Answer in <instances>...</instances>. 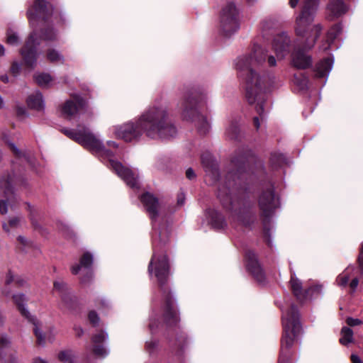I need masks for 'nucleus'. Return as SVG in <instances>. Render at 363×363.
<instances>
[{
  "label": "nucleus",
  "instance_id": "nucleus-55",
  "mask_svg": "<svg viewBox=\"0 0 363 363\" xmlns=\"http://www.w3.org/2000/svg\"><path fill=\"white\" fill-rule=\"evenodd\" d=\"M16 113L19 116H23L26 113V110L23 107H18L16 109Z\"/></svg>",
  "mask_w": 363,
  "mask_h": 363
},
{
  "label": "nucleus",
  "instance_id": "nucleus-30",
  "mask_svg": "<svg viewBox=\"0 0 363 363\" xmlns=\"http://www.w3.org/2000/svg\"><path fill=\"white\" fill-rule=\"evenodd\" d=\"M341 337L340 342L343 345H347L348 343L353 341V331L348 327H343L341 330Z\"/></svg>",
  "mask_w": 363,
  "mask_h": 363
},
{
  "label": "nucleus",
  "instance_id": "nucleus-40",
  "mask_svg": "<svg viewBox=\"0 0 363 363\" xmlns=\"http://www.w3.org/2000/svg\"><path fill=\"white\" fill-rule=\"evenodd\" d=\"M88 317H89V320L90 323L93 325H97V323H99V318L98 317V315L96 313V312L91 311L89 313V316Z\"/></svg>",
  "mask_w": 363,
  "mask_h": 363
},
{
  "label": "nucleus",
  "instance_id": "nucleus-49",
  "mask_svg": "<svg viewBox=\"0 0 363 363\" xmlns=\"http://www.w3.org/2000/svg\"><path fill=\"white\" fill-rule=\"evenodd\" d=\"M74 330L75 331L76 336L80 337L84 334V330L81 327L74 326Z\"/></svg>",
  "mask_w": 363,
  "mask_h": 363
},
{
  "label": "nucleus",
  "instance_id": "nucleus-13",
  "mask_svg": "<svg viewBox=\"0 0 363 363\" xmlns=\"http://www.w3.org/2000/svg\"><path fill=\"white\" fill-rule=\"evenodd\" d=\"M85 105L84 100L79 96H73L62 106V116L67 119L75 117Z\"/></svg>",
  "mask_w": 363,
  "mask_h": 363
},
{
  "label": "nucleus",
  "instance_id": "nucleus-61",
  "mask_svg": "<svg viewBox=\"0 0 363 363\" xmlns=\"http://www.w3.org/2000/svg\"><path fill=\"white\" fill-rule=\"evenodd\" d=\"M159 238H160V242L162 243H165L167 242L166 238L162 236L161 231L159 232Z\"/></svg>",
  "mask_w": 363,
  "mask_h": 363
},
{
  "label": "nucleus",
  "instance_id": "nucleus-56",
  "mask_svg": "<svg viewBox=\"0 0 363 363\" xmlns=\"http://www.w3.org/2000/svg\"><path fill=\"white\" fill-rule=\"evenodd\" d=\"M299 2V0H289V4L291 8H295Z\"/></svg>",
  "mask_w": 363,
  "mask_h": 363
},
{
  "label": "nucleus",
  "instance_id": "nucleus-39",
  "mask_svg": "<svg viewBox=\"0 0 363 363\" xmlns=\"http://www.w3.org/2000/svg\"><path fill=\"white\" fill-rule=\"evenodd\" d=\"M345 321H346V323L350 327L359 325L362 323V321L361 320H359L358 318H353L352 317L347 318Z\"/></svg>",
  "mask_w": 363,
  "mask_h": 363
},
{
  "label": "nucleus",
  "instance_id": "nucleus-37",
  "mask_svg": "<svg viewBox=\"0 0 363 363\" xmlns=\"http://www.w3.org/2000/svg\"><path fill=\"white\" fill-rule=\"evenodd\" d=\"M21 70V65L19 62H18L17 61H13L11 63V66L10 68V72L11 73V74L13 75L14 77H16L20 74Z\"/></svg>",
  "mask_w": 363,
  "mask_h": 363
},
{
  "label": "nucleus",
  "instance_id": "nucleus-43",
  "mask_svg": "<svg viewBox=\"0 0 363 363\" xmlns=\"http://www.w3.org/2000/svg\"><path fill=\"white\" fill-rule=\"evenodd\" d=\"M10 344L9 338L6 335H2L0 338V345L1 347H6Z\"/></svg>",
  "mask_w": 363,
  "mask_h": 363
},
{
  "label": "nucleus",
  "instance_id": "nucleus-44",
  "mask_svg": "<svg viewBox=\"0 0 363 363\" xmlns=\"http://www.w3.org/2000/svg\"><path fill=\"white\" fill-rule=\"evenodd\" d=\"M14 281L13 274L11 271L9 270L6 276L5 285L8 286Z\"/></svg>",
  "mask_w": 363,
  "mask_h": 363
},
{
  "label": "nucleus",
  "instance_id": "nucleus-63",
  "mask_svg": "<svg viewBox=\"0 0 363 363\" xmlns=\"http://www.w3.org/2000/svg\"><path fill=\"white\" fill-rule=\"evenodd\" d=\"M306 85H307V80L306 79H304L303 80V82L301 83L300 86H301V89H303L306 86Z\"/></svg>",
  "mask_w": 363,
  "mask_h": 363
},
{
  "label": "nucleus",
  "instance_id": "nucleus-12",
  "mask_svg": "<svg viewBox=\"0 0 363 363\" xmlns=\"http://www.w3.org/2000/svg\"><path fill=\"white\" fill-rule=\"evenodd\" d=\"M258 205L261 215L264 219H269L278 207V199L274 196V187L272 184L268 185L260 194Z\"/></svg>",
  "mask_w": 363,
  "mask_h": 363
},
{
  "label": "nucleus",
  "instance_id": "nucleus-62",
  "mask_svg": "<svg viewBox=\"0 0 363 363\" xmlns=\"http://www.w3.org/2000/svg\"><path fill=\"white\" fill-rule=\"evenodd\" d=\"M5 54V48L3 45L0 44V57Z\"/></svg>",
  "mask_w": 363,
  "mask_h": 363
},
{
  "label": "nucleus",
  "instance_id": "nucleus-1",
  "mask_svg": "<svg viewBox=\"0 0 363 363\" xmlns=\"http://www.w3.org/2000/svg\"><path fill=\"white\" fill-rule=\"evenodd\" d=\"M272 45L276 57L263 48L255 45L249 54L239 57L235 65L240 77L245 81L246 99L249 104L255 106L259 114L253 118L257 130L264 120V111L267 108L266 91L272 82L267 69L276 67L277 62L289 53L291 40L286 33H281L274 36Z\"/></svg>",
  "mask_w": 363,
  "mask_h": 363
},
{
  "label": "nucleus",
  "instance_id": "nucleus-17",
  "mask_svg": "<svg viewBox=\"0 0 363 363\" xmlns=\"http://www.w3.org/2000/svg\"><path fill=\"white\" fill-rule=\"evenodd\" d=\"M201 162L206 169V175L212 180V183L218 181L220 177L219 171L216 163L211 158V156L210 155H203Z\"/></svg>",
  "mask_w": 363,
  "mask_h": 363
},
{
  "label": "nucleus",
  "instance_id": "nucleus-7",
  "mask_svg": "<svg viewBox=\"0 0 363 363\" xmlns=\"http://www.w3.org/2000/svg\"><path fill=\"white\" fill-rule=\"evenodd\" d=\"M318 0H303L301 13L296 19L297 35L305 38L304 49H311L318 38L321 27L311 25L317 11Z\"/></svg>",
  "mask_w": 363,
  "mask_h": 363
},
{
  "label": "nucleus",
  "instance_id": "nucleus-3",
  "mask_svg": "<svg viewBox=\"0 0 363 363\" xmlns=\"http://www.w3.org/2000/svg\"><path fill=\"white\" fill-rule=\"evenodd\" d=\"M53 7L45 0H35L33 6L27 11V16L33 31L20 50L26 67L33 69L38 57V46L40 40L55 41L57 35L50 26Z\"/></svg>",
  "mask_w": 363,
  "mask_h": 363
},
{
  "label": "nucleus",
  "instance_id": "nucleus-18",
  "mask_svg": "<svg viewBox=\"0 0 363 363\" xmlns=\"http://www.w3.org/2000/svg\"><path fill=\"white\" fill-rule=\"evenodd\" d=\"M294 52L292 54V64L298 69H306L311 66V59L304 51L294 45Z\"/></svg>",
  "mask_w": 363,
  "mask_h": 363
},
{
  "label": "nucleus",
  "instance_id": "nucleus-38",
  "mask_svg": "<svg viewBox=\"0 0 363 363\" xmlns=\"http://www.w3.org/2000/svg\"><path fill=\"white\" fill-rule=\"evenodd\" d=\"M9 198L0 200V213L5 215L8 213Z\"/></svg>",
  "mask_w": 363,
  "mask_h": 363
},
{
  "label": "nucleus",
  "instance_id": "nucleus-57",
  "mask_svg": "<svg viewBox=\"0 0 363 363\" xmlns=\"http://www.w3.org/2000/svg\"><path fill=\"white\" fill-rule=\"evenodd\" d=\"M33 363H48L45 360L40 358L35 357L33 359Z\"/></svg>",
  "mask_w": 363,
  "mask_h": 363
},
{
  "label": "nucleus",
  "instance_id": "nucleus-10",
  "mask_svg": "<svg viewBox=\"0 0 363 363\" xmlns=\"http://www.w3.org/2000/svg\"><path fill=\"white\" fill-rule=\"evenodd\" d=\"M12 298L21 315L33 323L34 326L33 332L37 338L38 344L44 345L47 340L50 342H52L54 340L55 335L50 334L47 336L44 334L41 330L42 324L35 318L30 315L28 311L25 308L24 303L27 301L25 295L23 294H14L12 296Z\"/></svg>",
  "mask_w": 363,
  "mask_h": 363
},
{
  "label": "nucleus",
  "instance_id": "nucleus-15",
  "mask_svg": "<svg viewBox=\"0 0 363 363\" xmlns=\"http://www.w3.org/2000/svg\"><path fill=\"white\" fill-rule=\"evenodd\" d=\"M141 201L151 219L152 220H155L159 215V209L160 208L157 199L150 193H145L141 196Z\"/></svg>",
  "mask_w": 363,
  "mask_h": 363
},
{
  "label": "nucleus",
  "instance_id": "nucleus-51",
  "mask_svg": "<svg viewBox=\"0 0 363 363\" xmlns=\"http://www.w3.org/2000/svg\"><path fill=\"white\" fill-rule=\"evenodd\" d=\"M18 241L21 242L23 246H28L29 244V242L23 236H18Z\"/></svg>",
  "mask_w": 363,
  "mask_h": 363
},
{
  "label": "nucleus",
  "instance_id": "nucleus-19",
  "mask_svg": "<svg viewBox=\"0 0 363 363\" xmlns=\"http://www.w3.org/2000/svg\"><path fill=\"white\" fill-rule=\"evenodd\" d=\"M107 338L108 334L102 330L93 335V352L95 355L100 357H104L108 354V351L106 350V349L103 345H100L101 343L104 342Z\"/></svg>",
  "mask_w": 363,
  "mask_h": 363
},
{
  "label": "nucleus",
  "instance_id": "nucleus-28",
  "mask_svg": "<svg viewBox=\"0 0 363 363\" xmlns=\"http://www.w3.org/2000/svg\"><path fill=\"white\" fill-rule=\"evenodd\" d=\"M57 358L63 363H74L76 355L72 350H65L58 353Z\"/></svg>",
  "mask_w": 363,
  "mask_h": 363
},
{
  "label": "nucleus",
  "instance_id": "nucleus-24",
  "mask_svg": "<svg viewBox=\"0 0 363 363\" xmlns=\"http://www.w3.org/2000/svg\"><path fill=\"white\" fill-rule=\"evenodd\" d=\"M93 263V257L89 252H85L83 254L79 260V264H75L72 267V272L73 274H77L79 273L80 269L84 267L85 269H89Z\"/></svg>",
  "mask_w": 363,
  "mask_h": 363
},
{
  "label": "nucleus",
  "instance_id": "nucleus-31",
  "mask_svg": "<svg viewBox=\"0 0 363 363\" xmlns=\"http://www.w3.org/2000/svg\"><path fill=\"white\" fill-rule=\"evenodd\" d=\"M239 133L240 130L238 123L235 122H233L227 128L225 134L229 139L235 140L238 138Z\"/></svg>",
  "mask_w": 363,
  "mask_h": 363
},
{
  "label": "nucleus",
  "instance_id": "nucleus-58",
  "mask_svg": "<svg viewBox=\"0 0 363 363\" xmlns=\"http://www.w3.org/2000/svg\"><path fill=\"white\" fill-rule=\"evenodd\" d=\"M107 145L110 147H113L114 148H117L118 147V145L115 142H113V141H108L107 142Z\"/></svg>",
  "mask_w": 363,
  "mask_h": 363
},
{
  "label": "nucleus",
  "instance_id": "nucleus-27",
  "mask_svg": "<svg viewBox=\"0 0 363 363\" xmlns=\"http://www.w3.org/2000/svg\"><path fill=\"white\" fill-rule=\"evenodd\" d=\"M47 60L52 63H64L65 58L63 55L55 49H48L46 52Z\"/></svg>",
  "mask_w": 363,
  "mask_h": 363
},
{
  "label": "nucleus",
  "instance_id": "nucleus-41",
  "mask_svg": "<svg viewBox=\"0 0 363 363\" xmlns=\"http://www.w3.org/2000/svg\"><path fill=\"white\" fill-rule=\"evenodd\" d=\"M65 284L62 281H55L54 282V289L56 291H58L62 293V294L65 293Z\"/></svg>",
  "mask_w": 363,
  "mask_h": 363
},
{
  "label": "nucleus",
  "instance_id": "nucleus-22",
  "mask_svg": "<svg viewBox=\"0 0 363 363\" xmlns=\"http://www.w3.org/2000/svg\"><path fill=\"white\" fill-rule=\"evenodd\" d=\"M333 67V60L330 58L324 59L320 61L315 69V76L318 78H324L327 77Z\"/></svg>",
  "mask_w": 363,
  "mask_h": 363
},
{
  "label": "nucleus",
  "instance_id": "nucleus-33",
  "mask_svg": "<svg viewBox=\"0 0 363 363\" xmlns=\"http://www.w3.org/2000/svg\"><path fill=\"white\" fill-rule=\"evenodd\" d=\"M284 162L285 157L282 154L277 152L272 154L270 163L274 168L281 166Z\"/></svg>",
  "mask_w": 363,
  "mask_h": 363
},
{
  "label": "nucleus",
  "instance_id": "nucleus-48",
  "mask_svg": "<svg viewBox=\"0 0 363 363\" xmlns=\"http://www.w3.org/2000/svg\"><path fill=\"white\" fill-rule=\"evenodd\" d=\"M358 284H359V280L357 278H354L352 280V281L350 282V286L351 288V289L354 291L356 288L358 286Z\"/></svg>",
  "mask_w": 363,
  "mask_h": 363
},
{
  "label": "nucleus",
  "instance_id": "nucleus-9",
  "mask_svg": "<svg viewBox=\"0 0 363 363\" xmlns=\"http://www.w3.org/2000/svg\"><path fill=\"white\" fill-rule=\"evenodd\" d=\"M284 333L281 338V352L278 363H287L289 360L288 349L293 345L296 336L301 331L299 315L295 305L282 315Z\"/></svg>",
  "mask_w": 363,
  "mask_h": 363
},
{
  "label": "nucleus",
  "instance_id": "nucleus-35",
  "mask_svg": "<svg viewBox=\"0 0 363 363\" xmlns=\"http://www.w3.org/2000/svg\"><path fill=\"white\" fill-rule=\"evenodd\" d=\"M341 30L340 25L336 24L333 26L328 32V40L333 41L341 33Z\"/></svg>",
  "mask_w": 363,
  "mask_h": 363
},
{
  "label": "nucleus",
  "instance_id": "nucleus-29",
  "mask_svg": "<svg viewBox=\"0 0 363 363\" xmlns=\"http://www.w3.org/2000/svg\"><path fill=\"white\" fill-rule=\"evenodd\" d=\"M61 305L60 307L63 310H72L74 308L75 304L74 298L69 294H61Z\"/></svg>",
  "mask_w": 363,
  "mask_h": 363
},
{
  "label": "nucleus",
  "instance_id": "nucleus-59",
  "mask_svg": "<svg viewBox=\"0 0 363 363\" xmlns=\"http://www.w3.org/2000/svg\"><path fill=\"white\" fill-rule=\"evenodd\" d=\"M0 79L4 83L9 82V77L6 74L1 75Z\"/></svg>",
  "mask_w": 363,
  "mask_h": 363
},
{
  "label": "nucleus",
  "instance_id": "nucleus-23",
  "mask_svg": "<svg viewBox=\"0 0 363 363\" xmlns=\"http://www.w3.org/2000/svg\"><path fill=\"white\" fill-rule=\"evenodd\" d=\"M26 101L28 106L32 109L40 111L43 108V96L39 91H35L30 94Z\"/></svg>",
  "mask_w": 363,
  "mask_h": 363
},
{
  "label": "nucleus",
  "instance_id": "nucleus-11",
  "mask_svg": "<svg viewBox=\"0 0 363 363\" xmlns=\"http://www.w3.org/2000/svg\"><path fill=\"white\" fill-rule=\"evenodd\" d=\"M220 30L225 36H230L240 27L239 10L234 3H227L220 14Z\"/></svg>",
  "mask_w": 363,
  "mask_h": 363
},
{
  "label": "nucleus",
  "instance_id": "nucleus-21",
  "mask_svg": "<svg viewBox=\"0 0 363 363\" xmlns=\"http://www.w3.org/2000/svg\"><path fill=\"white\" fill-rule=\"evenodd\" d=\"M13 174L11 173H6L0 179V188L6 197L13 194Z\"/></svg>",
  "mask_w": 363,
  "mask_h": 363
},
{
  "label": "nucleus",
  "instance_id": "nucleus-32",
  "mask_svg": "<svg viewBox=\"0 0 363 363\" xmlns=\"http://www.w3.org/2000/svg\"><path fill=\"white\" fill-rule=\"evenodd\" d=\"M6 43L7 44L13 46L18 45L20 43V38L17 33L11 29H9L6 32Z\"/></svg>",
  "mask_w": 363,
  "mask_h": 363
},
{
  "label": "nucleus",
  "instance_id": "nucleus-34",
  "mask_svg": "<svg viewBox=\"0 0 363 363\" xmlns=\"http://www.w3.org/2000/svg\"><path fill=\"white\" fill-rule=\"evenodd\" d=\"M21 220L20 217L11 218L8 223H3V228L6 232H9L11 229L18 228L20 225Z\"/></svg>",
  "mask_w": 363,
  "mask_h": 363
},
{
  "label": "nucleus",
  "instance_id": "nucleus-2",
  "mask_svg": "<svg viewBox=\"0 0 363 363\" xmlns=\"http://www.w3.org/2000/svg\"><path fill=\"white\" fill-rule=\"evenodd\" d=\"M116 138L125 142L137 141L145 133L152 139H169L177 133V129L169 121L167 108L160 105L149 108L135 122L129 121L116 126Z\"/></svg>",
  "mask_w": 363,
  "mask_h": 363
},
{
  "label": "nucleus",
  "instance_id": "nucleus-50",
  "mask_svg": "<svg viewBox=\"0 0 363 363\" xmlns=\"http://www.w3.org/2000/svg\"><path fill=\"white\" fill-rule=\"evenodd\" d=\"M7 363H18V359L14 354H11L9 355Z\"/></svg>",
  "mask_w": 363,
  "mask_h": 363
},
{
  "label": "nucleus",
  "instance_id": "nucleus-60",
  "mask_svg": "<svg viewBox=\"0 0 363 363\" xmlns=\"http://www.w3.org/2000/svg\"><path fill=\"white\" fill-rule=\"evenodd\" d=\"M184 196L182 194L179 195L178 197V204L182 206L184 203Z\"/></svg>",
  "mask_w": 363,
  "mask_h": 363
},
{
  "label": "nucleus",
  "instance_id": "nucleus-14",
  "mask_svg": "<svg viewBox=\"0 0 363 363\" xmlns=\"http://www.w3.org/2000/svg\"><path fill=\"white\" fill-rule=\"evenodd\" d=\"M247 270L259 283L264 281V274L254 252L249 250L245 254Z\"/></svg>",
  "mask_w": 363,
  "mask_h": 363
},
{
  "label": "nucleus",
  "instance_id": "nucleus-45",
  "mask_svg": "<svg viewBox=\"0 0 363 363\" xmlns=\"http://www.w3.org/2000/svg\"><path fill=\"white\" fill-rule=\"evenodd\" d=\"M186 177L189 179L192 180L196 178V174L191 168H189L186 171Z\"/></svg>",
  "mask_w": 363,
  "mask_h": 363
},
{
  "label": "nucleus",
  "instance_id": "nucleus-47",
  "mask_svg": "<svg viewBox=\"0 0 363 363\" xmlns=\"http://www.w3.org/2000/svg\"><path fill=\"white\" fill-rule=\"evenodd\" d=\"M9 147L13 152L18 157H20L21 155V151L16 147V146L13 143H9Z\"/></svg>",
  "mask_w": 363,
  "mask_h": 363
},
{
  "label": "nucleus",
  "instance_id": "nucleus-53",
  "mask_svg": "<svg viewBox=\"0 0 363 363\" xmlns=\"http://www.w3.org/2000/svg\"><path fill=\"white\" fill-rule=\"evenodd\" d=\"M26 284V281L23 279L18 278L15 280V284L18 286H23Z\"/></svg>",
  "mask_w": 363,
  "mask_h": 363
},
{
  "label": "nucleus",
  "instance_id": "nucleus-46",
  "mask_svg": "<svg viewBox=\"0 0 363 363\" xmlns=\"http://www.w3.org/2000/svg\"><path fill=\"white\" fill-rule=\"evenodd\" d=\"M358 262L360 269L363 271V244L362 245L360 252L358 257Z\"/></svg>",
  "mask_w": 363,
  "mask_h": 363
},
{
  "label": "nucleus",
  "instance_id": "nucleus-25",
  "mask_svg": "<svg viewBox=\"0 0 363 363\" xmlns=\"http://www.w3.org/2000/svg\"><path fill=\"white\" fill-rule=\"evenodd\" d=\"M211 225L216 229H221L225 225V221L223 216L217 211L211 210L209 212Z\"/></svg>",
  "mask_w": 363,
  "mask_h": 363
},
{
  "label": "nucleus",
  "instance_id": "nucleus-16",
  "mask_svg": "<svg viewBox=\"0 0 363 363\" xmlns=\"http://www.w3.org/2000/svg\"><path fill=\"white\" fill-rule=\"evenodd\" d=\"M347 11V7L342 0H330L327 6L328 18L333 20Z\"/></svg>",
  "mask_w": 363,
  "mask_h": 363
},
{
  "label": "nucleus",
  "instance_id": "nucleus-20",
  "mask_svg": "<svg viewBox=\"0 0 363 363\" xmlns=\"http://www.w3.org/2000/svg\"><path fill=\"white\" fill-rule=\"evenodd\" d=\"M291 289L299 301H304L310 289H303L301 281L294 276H291L290 280Z\"/></svg>",
  "mask_w": 363,
  "mask_h": 363
},
{
  "label": "nucleus",
  "instance_id": "nucleus-42",
  "mask_svg": "<svg viewBox=\"0 0 363 363\" xmlns=\"http://www.w3.org/2000/svg\"><path fill=\"white\" fill-rule=\"evenodd\" d=\"M157 342L156 340H151L146 342L147 350L151 352L157 346Z\"/></svg>",
  "mask_w": 363,
  "mask_h": 363
},
{
  "label": "nucleus",
  "instance_id": "nucleus-36",
  "mask_svg": "<svg viewBox=\"0 0 363 363\" xmlns=\"http://www.w3.org/2000/svg\"><path fill=\"white\" fill-rule=\"evenodd\" d=\"M349 279L350 276L346 273H342L337 277L336 282L340 286H346Z\"/></svg>",
  "mask_w": 363,
  "mask_h": 363
},
{
  "label": "nucleus",
  "instance_id": "nucleus-8",
  "mask_svg": "<svg viewBox=\"0 0 363 363\" xmlns=\"http://www.w3.org/2000/svg\"><path fill=\"white\" fill-rule=\"evenodd\" d=\"M206 94L187 93L179 102V108L184 119L195 121L199 132L203 135L207 133L210 128L206 118L199 113L200 109L206 105Z\"/></svg>",
  "mask_w": 363,
  "mask_h": 363
},
{
  "label": "nucleus",
  "instance_id": "nucleus-26",
  "mask_svg": "<svg viewBox=\"0 0 363 363\" xmlns=\"http://www.w3.org/2000/svg\"><path fill=\"white\" fill-rule=\"evenodd\" d=\"M33 79L35 83L42 87L48 86L52 80L50 74L48 73H35Z\"/></svg>",
  "mask_w": 363,
  "mask_h": 363
},
{
  "label": "nucleus",
  "instance_id": "nucleus-64",
  "mask_svg": "<svg viewBox=\"0 0 363 363\" xmlns=\"http://www.w3.org/2000/svg\"><path fill=\"white\" fill-rule=\"evenodd\" d=\"M2 294H3L4 295H5V296H9V295L10 291H9V290H7V289H6V288H5V289H4V291H2Z\"/></svg>",
  "mask_w": 363,
  "mask_h": 363
},
{
  "label": "nucleus",
  "instance_id": "nucleus-52",
  "mask_svg": "<svg viewBox=\"0 0 363 363\" xmlns=\"http://www.w3.org/2000/svg\"><path fill=\"white\" fill-rule=\"evenodd\" d=\"M351 361L352 363H362L361 359L356 354L351 355Z\"/></svg>",
  "mask_w": 363,
  "mask_h": 363
},
{
  "label": "nucleus",
  "instance_id": "nucleus-5",
  "mask_svg": "<svg viewBox=\"0 0 363 363\" xmlns=\"http://www.w3.org/2000/svg\"><path fill=\"white\" fill-rule=\"evenodd\" d=\"M62 132L68 138L76 141L92 152L99 155L101 157L108 158L107 164L131 188L138 187V174L128 167L113 159V152L107 150L102 142L98 139L86 128L78 130L73 129H63Z\"/></svg>",
  "mask_w": 363,
  "mask_h": 363
},
{
  "label": "nucleus",
  "instance_id": "nucleus-4",
  "mask_svg": "<svg viewBox=\"0 0 363 363\" xmlns=\"http://www.w3.org/2000/svg\"><path fill=\"white\" fill-rule=\"evenodd\" d=\"M232 163L238 167L237 172H229L226 181L219 185L218 198L233 221L248 226L255 220L253 203L248 197L240 194L235 182L236 179H240L245 165L238 166L235 159Z\"/></svg>",
  "mask_w": 363,
  "mask_h": 363
},
{
  "label": "nucleus",
  "instance_id": "nucleus-54",
  "mask_svg": "<svg viewBox=\"0 0 363 363\" xmlns=\"http://www.w3.org/2000/svg\"><path fill=\"white\" fill-rule=\"evenodd\" d=\"M268 23L272 24V22L271 20H264L262 22V27L263 29H267L269 28V26H268Z\"/></svg>",
  "mask_w": 363,
  "mask_h": 363
},
{
  "label": "nucleus",
  "instance_id": "nucleus-6",
  "mask_svg": "<svg viewBox=\"0 0 363 363\" xmlns=\"http://www.w3.org/2000/svg\"><path fill=\"white\" fill-rule=\"evenodd\" d=\"M169 263L166 255H157L155 252L148 266L150 274L154 272L164 297V319L169 324H175L179 321V316L172 296L164 287L169 276Z\"/></svg>",
  "mask_w": 363,
  "mask_h": 363
}]
</instances>
